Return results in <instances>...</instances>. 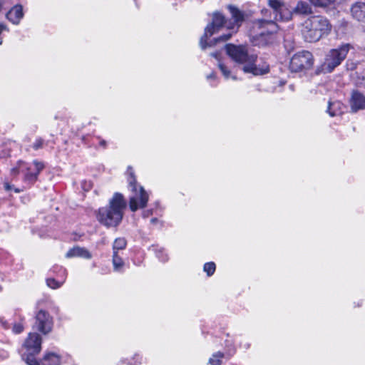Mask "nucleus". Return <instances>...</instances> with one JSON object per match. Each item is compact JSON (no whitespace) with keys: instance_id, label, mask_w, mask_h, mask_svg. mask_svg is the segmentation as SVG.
<instances>
[{"instance_id":"obj_1","label":"nucleus","mask_w":365,"mask_h":365,"mask_svg":"<svg viewBox=\"0 0 365 365\" xmlns=\"http://www.w3.org/2000/svg\"><path fill=\"white\" fill-rule=\"evenodd\" d=\"M229 9L232 16V20L230 21H226L220 13L215 12L213 14L212 21L205 27V34L200 38V45L202 50L205 49L207 47L213 46L218 41H226L230 39L232 36L231 32L220 36L213 39V41H211L210 43L207 42V38L217 31L220 28L226 26L228 29L233 30L235 27L237 29L240 26V24L244 21L243 14L238 9L230 6Z\"/></svg>"},{"instance_id":"obj_2","label":"nucleus","mask_w":365,"mask_h":365,"mask_svg":"<svg viewBox=\"0 0 365 365\" xmlns=\"http://www.w3.org/2000/svg\"><path fill=\"white\" fill-rule=\"evenodd\" d=\"M225 50L227 55L233 61L242 66V71L246 73L255 76L263 75L269 71V65L264 63L262 65L257 64V55L250 53L246 46L242 45L226 44Z\"/></svg>"},{"instance_id":"obj_3","label":"nucleus","mask_w":365,"mask_h":365,"mask_svg":"<svg viewBox=\"0 0 365 365\" xmlns=\"http://www.w3.org/2000/svg\"><path fill=\"white\" fill-rule=\"evenodd\" d=\"M127 202L123 195L115 192L110 199L108 205L98 209V221L106 227H115L122 222Z\"/></svg>"},{"instance_id":"obj_4","label":"nucleus","mask_w":365,"mask_h":365,"mask_svg":"<svg viewBox=\"0 0 365 365\" xmlns=\"http://www.w3.org/2000/svg\"><path fill=\"white\" fill-rule=\"evenodd\" d=\"M352 48L350 43H342L335 48L329 50L324 56V62L317 68V73H331L345 60Z\"/></svg>"},{"instance_id":"obj_5","label":"nucleus","mask_w":365,"mask_h":365,"mask_svg":"<svg viewBox=\"0 0 365 365\" xmlns=\"http://www.w3.org/2000/svg\"><path fill=\"white\" fill-rule=\"evenodd\" d=\"M255 26L261 31L252 36V43L257 46H265L272 43L275 40V33L278 29L273 20L259 19L255 22Z\"/></svg>"},{"instance_id":"obj_6","label":"nucleus","mask_w":365,"mask_h":365,"mask_svg":"<svg viewBox=\"0 0 365 365\" xmlns=\"http://www.w3.org/2000/svg\"><path fill=\"white\" fill-rule=\"evenodd\" d=\"M128 171L130 174L128 181L132 192L129 198V207L132 212H135L147 205L149 197L144 188L137 184L131 168H128Z\"/></svg>"},{"instance_id":"obj_7","label":"nucleus","mask_w":365,"mask_h":365,"mask_svg":"<svg viewBox=\"0 0 365 365\" xmlns=\"http://www.w3.org/2000/svg\"><path fill=\"white\" fill-rule=\"evenodd\" d=\"M314 64V58L311 52L302 51L295 53L289 62V70L292 73L302 72L310 69Z\"/></svg>"},{"instance_id":"obj_8","label":"nucleus","mask_w":365,"mask_h":365,"mask_svg":"<svg viewBox=\"0 0 365 365\" xmlns=\"http://www.w3.org/2000/svg\"><path fill=\"white\" fill-rule=\"evenodd\" d=\"M19 165L21 168V173H24V182L29 185L35 183L40 172L44 168L43 163L36 160L33 161L34 169H32L31 165L24 161H19Z\"/></svg>"},{"instance_id":"obj_9","label":"nucleus","mask_w":365,"mask_h":365,"mask_svg":"<svg viewBox=\"0 0 365 365\" xmlns=\"http://www.w3.org/2000/svg\"><path fill=\"white\" fill-rule=\"evenodd\" d=\"M42 339L37 333H30L24 344L26 352L21 356L22 359L26 364L27 357L36 359L35 355L38 354L41 350Z\"/></svg>"},{"instance_id":"obj_10","label":"nucleus","mask_w":365,"mask_h":365,"mask_svg":"<svg viewBox=\"0 0 365 365\" xmlns=\"http://www.w3.org/2000/svg\"><path fill=\"white\" fill-rule=\"evenodd\" d=\"M53 325V317L48 312L40 309L36 313L34 327L36 330L43 334H47L51 331Z\"/></svg>"},{"instance_id":"obj_11","label":"nucleus","mask_w":365,"mask_h":365,"mask_svg":"<svg viewBox=\"0 0 365 365\" xmlns=\"http://www.w3.org/2000/svg\"><path fill=\"white\" fill-rule=\"evenodd\" d=\"M309 21L310 26L314 27L315 31L322 37L323 35L328 34L331 31V26L329 20L322 16H312L307 19Z\"/></svg>"},{"instance_id":"obj_12","label":"nucleus","mask_w":365,"mask_h":365,"mask_svg":"<svg viewBox=\"0 0 365 365\" xmlns=\"http://www.w3.org/2000/svg\"><path fill=\"white\" fill-rule=\"evenodd\" d=\"M27 365H60L61 357L59 355L48 352L46 353L41 361H37L36 359L31 357L26 358Z\"/></svg>"},{"instance_id":"obj_13","label":"nucleus","mask_w":365,"mask_h":365,"mask_svg":"<svg viewBox=\"0 0 365 365\" xmlns=\"http://www.w3.org/2000/svg\"><path fill=\"white\" fill-rule=\"evenodd\" d=\"M309 21L306 20L302 25V34L304 38V40L307 42H315L319 41L322 37L318 34L317 31H315L314 27L310 26Z\"/></svg>"},{"instance_id":"obj_14","label":"nucleus","mask_w":365,"mask_h":365,"mask_svg":"<svg viewBox=\"0 0 365 365\" xmlns=\"http://www.w3.org/2000/svg\"><path fill=\"white\" fill-rule=\"evenodd\" d=\"M24 16L21 4L14 6L6 14V19L13 24L18 25Z\"/></svg>"},{"instance_id":"obj_15","label":"nucleus","mask_w":365,"mask_h":365,"mask_svg":"<svg viewBox=\"0 0 365 365\" xmlns=\"http://www.w3.org/2000/svg\"><path fill=\"white\" fill-rule=\"evenodd\" d=\"M352 17L365 25V2L357 1L351 7Z\"/></svg>"},{"instance_id":"obj_16","label":"nucleus","mask_w":365,"mask_h":365,"mask_svg":"<svg viewBox=\"0 0 365 365\" xmlns=\"http://www.w3.org/2000/svg\"><path fill=\"white\" fill-rule=\"evenodd\" d=\"M350 106L353 112L365 109V96L359 91H353L350 99Z\"/></svg>"},{"instance_id":"obj_17","label":"nucleus","mask_w":365,"mask_h":365,"mask_svg":"<svg viewBox=\"0 0 365 365\" xmlns=\"http://www.w3.org/2000/svg\"><path fill=\"white\" fill-rule=\"evenodd\" d=\"M66 258L81 257L83 259H89L92 257V255L85 247L76 246V247H73V248L70 249L66 252Z\"/></svg>"},{"instance_id":"obj_18","label":"nucleus","mask_w":365,"mask_h":365,"mask_svg":"<svg viewBox=\"0 0 365 365\" xmlns=\"http://www.w3.org/2000/svg\"><path fill=\"white\" fill-rule=\"evenodd\" d=\"M292 16V11L284 5L274 14V19L276 21H287L290 20Z\"/></svg>"},{"instance_id":"obj_19","label":"nucleus","mask_w":365,"mask_h":365,"mask_svg":"<svg viewBox=\"0 0 365 365\" xmlns=\"http://www.w3.org/2000/svg\"><path fill=\"white\" fill-rule=\"evenodd\" d=\"M327 112L331 117L341 114L343 113L342 104L339 101L329 102Z\"/></svg>"},{"instance_id":"obj_20","label":"nucleus","mask_w":365,"mask_h":365,"mask_svg":"<svg viewBox=\"0 0 365 365\" xmlns=\"http://www.w3.org/2000/svg\"><path fill=\"white\" fill-rule=\"evenodd\" d=\"M297 14L308 15L312 12V7L309 4L305 1H299L294 9Z\"/></svg>"},{"instance_id":"obj_21","label":"nucleus","mask_w":365,"mask_h":365,"mask_svg":"<svg viewBox=\"0 0 365 365\" xmlns=\"http://www.w3.org/2000/svg\"><path fill=\"white\" fill-rule=\"evenodd\" d=\"M112 262L115 272H122V269L124 266V262L118 253H113Z\"/></svg>"},{"instance_id":"obj_22","label":"nucleus","mask_w":365,"mask_h":365,"mask_svg":"<svg viewBox=\"0 0 365 365\" xmlns=\"http://www.w3.org/2000/svg\"><path fill=\"white\" fill-rule=\"evenodd\" d=\"M126 245L127 241L124 237L116 238L113 245V253H118V250H124Z\"/></svg>"},{"instance_id":"obj_23","label":"nucleus","mask_w":365,"mask_h":365,"mask_svg":"<svg viewBox=\"0 0 365 365\" xmlns=\"http://www.w3.org/2000/svg\"><path fill=\"white\" fill-rule=\"evenodd\" d=\"M224 353L221 351H217L213 354L209 359V364L210 365H220L221 359L224 357Z\"/></svg>"},{"instance_id":"obj_24","label":"nucleus","mask_w":365,"mask_h":365,"mask_svg":"<svg viewBox=\"0 0 365 365\" xmlns=\"http://www.w3.org/2000/svg\"><path fill=\"white\" fill-rule=\"evenodd\" d=\"M269 5L273 9L274 15L283 7L284 4L279 0H269Z\"/></svg>"},{"instance_id":"obj_25","label":"nucleus","mask_w":365,"mask_h":365,"mask_svg":"<svg viewBox=\"0 0 365 365\" xmlns=\"http://www.w3.org/2000/svg\"><path fill=\"white\" fill-rule=\"evenodd\" d=\"M215 269V264L212 262L205 263L203 267V270L207 273L208 277H210L214 274Z\"/></svg>"},{"instance_id":"obj_26","label":"nucleus","mask_w":365,"mask_h":365,"mask_svg":"<svg viewBox=\"0 0 365 365\" xmlns=\"http://www.w3.org/2000/svg\"><path fill=\"white\" fill-rule=\"evenodd\" d=\"M218 66H219V68L221 71L222 73L223 74V76H225V78L226 79H227L230 77H231L230 71L227 69V68L226 67L225 65H224L222 63H219ZM232 78L235 80L236 79L235 76H232Z\"/></svg>"},{"instance_id":"obj_27","label":"nucleus","mask_w":365,"mask_h":365,"mask_svg":"<svg viewBox=\"0 0 365 365\" xmlns=\"http://www.w3.org/2000/svg\"><path fill=\"white\" fill-rule=\"evenodd\" d=\"M46 284L52 289H57L61 287L63 282H59L53 278H48L46 279Z\"/></svg>"},{"instance_id":"obj_28","label":"nucleus","mask_w":365,"mask_h":365,"mask_svg":"<svg viewBox=\"0 0 365 365\" xmlns=\"http://www.w3.org/2000/svg\"><path fill=\"white\" fill-rule=\"evenodd\" d=\"M156 257L159 259V260L162 262H166L168 259V255L165 252L164 250L159 249L155 252Z\"/></svg>"},{"instance_id":"obj_29","label":"nucleus","mask_w":365,"mask_h":365,"mask_svg":"<svg viewBox=\"0 0 365 365\" xmlns=\"http://www.w3.org/2000/svg\"><path fill=\"white\" fill-rule=\"evenodd\" d=\"M3 185L4 190L6 191L14 190L16 193H20L21 192H22V190L17 187H14V185H12L7 181L4 182Z\"/></svg>"},{"instance_id":"obj_30","label":"nucleus","mask_w":365,"mask_h":365,"mask_svg":"<svg viewBox=\"0 0 365 365\" xmlns=\"http://www.w3.org/2000/svg\"><path fill=\"white\" fill-rule=\"evenodd\" d=\"M13 331L15 334H20L24 331V326L22 323H15L13 327Z\"/></svg>"},{"instance_id":"obj_31","label":"nucleus","mask_w":365,"mask_h":365,"mask_svg":"<svg viewBox=\"0 0 365 365\" xmlns=\"http://www.w3.org/2000/svg\"><path fill=\"white\" fill-rule=\"evenodd\" d=\"M43 140L41 138H37L34 143L32 147L35 150H37L42 148Z\"/></svg>"},{"instance_id":"obj_32","label":"nucleus","mask_w":365,"mask_h":365,"mask_svg":"<svg viewBox=\"0 0 365 365\" xmlns=\"http://www.w3.org/2000/svg\"><path fill=\"white\" fill-rule=\"evenodd\" d=\"M10 155V150L4 146H0V158H6Z\"/></svg>"},{"instance_id":"obj_33","label":"nucleus","mask_w":365,"mask_h":365,"mask_svg":"<svg viewBox=\"0 0 365 365\" xmlns=\"http://www.w3.org/2000/svg\"><path fill=\"white\" fill-rule=\"evenodd\" d=\"M21 172V168H19V162H18L17 165L11 170V174L14 176H16Z\"/></svg>"},{"instance_id":"obj_34","label":"nucleus","mask_w":365,"mask_h":365,"mask_svg":"<svg viewBox=\"0 0 365 365\" xmlns=\"http://www.w3.org/2000/svg\"><path fill=\"white\" fill-rule=\"evenodd\" d=\"M3 31H9V29L6 26V25H5L4 24H0V34H1V32Z\"/></svg>"},{"instance_id":"obj_35","label":"nucleus","mask_w":365,"mask_h":365,"mask_svg":"<svg viewBox=\"0 0 365 365\" xmlns=\"http://www.w3.org/2000/svg\"><path fill=\"white\" fill-rule=\"evenodd\" d=\"M106 145H107V143L105 140H101L100 141V145L103 147V148H106Z\"/></svg>"},{"instance_id":"obj_36","label":"nucleus","mask_w":365,"mask_h":365,"mask_svg":"<svg viewBox=\"0 0 365 365\" xmlns=\"http://www.w3.org/2000/svg\"><path fill=\"white\" fill-rule=\"evenodd\" d=\"M215 78V74L214 73H210V75H208L207 76V79H210V78Z\"/></svg>"},{"instance_id":"obj_37","label":"nucleus","mask_w":365,"mask_h":365,"mask_svg":"<svg viewBox=\"0 0 365 365\" xmlns=\"http://www.w3.org/2000/svg\"><path fill=\"white\" fill-rule=\"evenodd\" d=\"M150 214V211H146L143 212V217H147Z\"/></svg>"},{"instance_id":"obj_38","label":"nucleus","mask_w":365,"mask_h":365,"mask_svg":"<svg viewBox=\"0 0 365 365\" xmlns=\"http://www.w3.org/2000/svg\"><path fill=\"white\" fill-rule=\"evenodd\" d=\"M211 56H213L215 58H218V53H211Z\"/></svg>"},{"instance_id":"obj_39","label":"nucleus","mask_w":365,"mask_h":365,"mask_svg":"<svg viewBox=\"0 0 365 365\" xmlns=\"http://www.w3.org/2000/svg\"><path fill=\"white\" fill-rule=\"evenodd\" d=\"M158 221L157 218H152L150 222L151 223H155Z\"/></svg>"},{"instance_id":"obj_40","label":"nucleus","mask_w":365,"mask_h":365,"mask_svg":"<svg viewBox=\"0 0 365 365\" xmlns=\"http://www.w3.org/2000/svg\"><path fill=\"white\" fill-rule=\"evenodd\" d=\"M250 347V345L248 344H245V348L248 349Z\"/></svg>"},{"instance_id":"obj_41","label":"nucleus","mask_w":365,"mask_h":365,"mask_svg":"<svg viewBox=\"0 0 365 365\" xmlns=\"http://www.w3.org/2000/svg\"><path fill=\"white\" fill-rule=\"evenodd\" d=\"M63 272L64 274H66V270L65 269H63Z\"/></svg>"},{"instance_id":"obj_42","label":"nucleus","mask_w":365,"mask_h":365,"mask_svg":"<svg viewBox=\"0 0 365 365\" xmlns=\"http://www.w3.org/2000/svg\"><path fill=\"white\" fill-rule=\"evenodd\" d=\"M2 290V287L0 285V292Z\"/></svg>"},{"instance_id":"obj_43","label":"nucleus","mask_w":365,"mask_h":365,"mask_svg":"<svg viewBox=\"0 0 365 365\" xmlns=\"http://www.w3.org/2000/svg\"><path fill=\"white\" fill-rule=\"evenodd\" d=\"M1 43H2V41H0V45H1Z\"/></svg>"}]
</instances>
